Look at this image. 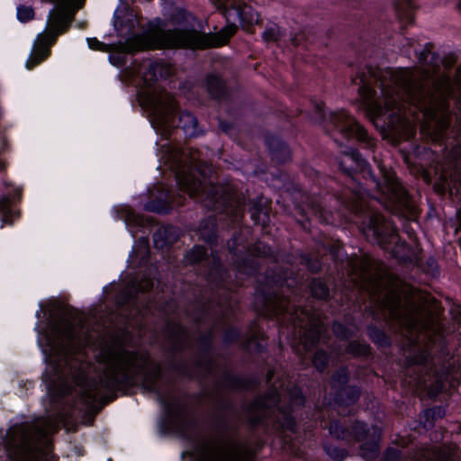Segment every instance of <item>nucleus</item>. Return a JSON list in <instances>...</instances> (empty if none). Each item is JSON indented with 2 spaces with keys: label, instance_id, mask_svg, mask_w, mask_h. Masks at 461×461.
<instances>
[{
  "label": "nucleus",
  "instance_id": "obj_21",
  "mask_svg": "<svg viewBox=\"0 0 461 461\" xmlns=\"http://www.w3.org/2000/svg\"><path fill=\"white\" fill-rule=\"evenodd\" d=\"M205 86L209 95L215 99H221L227 95V87L220 75L212 73L205 78Z\"/></svg>",
  "mask_w": 461,
  "mask_h": 461
},
{
  "label": "nucleus",
  "instance_id": "obj_55",
  "mask_svg": "<svg viewBox=\"0 0 461 461\" xmlns=\"http://www.w3.org/2000/svg\"><path fill=\"white\" fill-rule=\"evenodd\" d=\"M211 346V335L207 334L204 337L201 338L199 341V347L203 349L207 350Z\"/></svg>",
  "mask_w": 461,
  "mask_h": 461
},
{
  "label": "nucleus",
  "instance_id": "obj_4",
  "mask_svg": "<svg viewBox=\"0 0 461 461\" xmlns=\"http://www.w3.org/2000/svg\"><path fill=\"white\" fill-rule=\"evenodd\" d=\"M184 166L176 174L179 187L205 208L225 213L239 221L244 212L245 198L230 185H213L206 178L212 173L209 164L200 159L198 151L183 154Z\"/></svg>",
  "mask_w": 461,
  "mask_h": 461
},
{
  "label": "nucleus",
  "instance_id": "obj_47",
  "mask_svg": "<svg viewBox=\"0 0 461 461\" xmlns=\"http://www.w3.org/2000/svg\"><path fill=\"white\" fill-rule=\"evenodd\" d=\"M173 74V68L169 64L159 62V69L158 71V78H167Z\"/></svg>",
  "mask_w": 461,
  "mask_h": 461
},
{
  "label": "nucleus",
  "instance_id": "obj_18",
  "mask_svg": "<svg viewBox=\"0 0 461 461\" xmlns=\"http://www.w3.org/2000/svg\"><path fill=\"white\" fill-rule=\"evenodd\" d=\"M340 169L349 176L364 166V160L357 151L344 152L339 159Z\"/></svg>",
  "mask_w": 461,
  "mask_h": 461
},
{
  "label": "nucleus",
  "instance_id": "obj_63",
  "mask_svg": "<svg viewBox=\"0 0 461 461\" xmlns=\"http://www.w3.org/2000/svg\"><path fill=\"white\" fill-rule=\"evenodd\" d=\"M415 385H417V386H425L426 387L427 386V380L425 378H423V375H421L420 377L417 378Z\"/></svg>",
  "mask_w": 461,
  "mask_h": 461
},
{
  "label": "nucleus",
  "instance_id": "obj_57",
  "mask_svg": "<svg viewBox=\"0 0 461 461\" xmlns=\"http://www.w3.org/2000/svg\"><path fill=\"white\" fill-rule=\"evenodd\" d=\"M226 385L230 388H237L239 387V381L232 376H228L226 380Z\"/></svg>",
  "mask_w": 461,
  "mask_h": 461
},
{
  "label": "nucleus",
  "instance_id": "obj_3",
  "mask_svg": "<svg viewBox=\"0 0 461 461\" xmlns=\"http://www.w3.org/2000/svg\"><path fill=\"white\" fill-rule=\"evenodd\" d=\"M97 358L104 369L99 384L89 382L83 374L75 377L76 384L81 387V397L86 403L90 404L99 397L100 386L113 390L130 384L143 371L145 386L149 390L155 388L154 382L158 378L160 369L157 365H149L147 355L129 352L119 341H114L102 347Z\"/></svg>",
  "mask_w": 461,
  "mask_h": 461
},
{
  "label": "nucleus",
  "instance_id": "obj_37",
  "mask_svg": "<svg viewBox=\"0 0 461 461\" xmlns=\"http://www.w3.org/2000/svg\"><path fill=\"white\" fill-rule=\"evenodd\" d=\"M284 390L286 391V393L289 394L290 400L293 404H294V405L303 404L304 400L302 396V392L297 386L292 385L291 387H286Z\"/></svg>",
  "mask_w": 461,
  "mask_h": 461
},
{
  "label": "nucleus",
  "instance_id": "obj_6",
  "mask_svg": "<svg viewBox=\"0 0 461 461\" xmlns=\"http://www.w3.org/2000/svg\"><path fill=\"white\" fill-rule=\"evenodd\" d=\"M140 103L149 108L151 123L161 135L167 136L176 128L182 129L188 137L198 134L197 119L189 112H181L176 115V104L174 96L168 92L148 91Z\"/></svg>",
  "mask_w": 461,
  "mask_h": 461
},
{
  "label": "nucleus",
  "instance_id": "obj_10",
  "mask_svg": "<svg viewBox=\"0 0 461 461\" xmlns=\"http://www.w3.org/2000/svg\"><path fill=\"white\" fill-rule=\"evenodd\" d=\"M369 176L375 184L377 191L393 205L397 206L400 210H405L411 215H415L418 212L409 194L390 167L378 163L377 172L371 171Z\"/></svg>",
  "mask_w": 461,
  "mask_h": 461
},
{
  "label": "nucleus",
  "instance_id": "obj_56",
  "mask_svg": "<svg viewBox=\"0 0 461 461\" xmlns=\"http://www.w3.org/2000/svg\"><path fill=\"white\" fill-rule=\"evenodd\" d=\"M442 63L446 68H451L456 63V59L454 56L445 57L442 60Z\"/></svg>",
  "mask_w": 461,
  "mask_h": 461
},
{
  "label": "nucleus",
  "instance_id": "obj_15",
  "mask_svg": "<svg viewBox=\"0 0 461 461\" xmlns=\"http://www.w3.org/2000/svg\"><path fill=\"white\" fill-rule=\"evenodd\" d=\"M279 393L276 390H271L266 396L256 399L248 407V420L252 425H256L260 420L268 416L273 408L279 402Z\"/></svg>",
  "mask_w": 461,
  "mask_h": 461
},
{
  "label": "nucleus",
  "instance_id": "obj_40",
  "mask_svg": "<svg viewBox=\"0 0 461 461\" xmlns=\"http://www.w3.org/2000/svg\"><path fill=\"white\" fill-rule=\"evenodd\" d=\"M217 276H220L221 280L222 279V269L219 260L216 258H212V267H211L208 276L209 279L214 281L218 284Z\"/></svg>",
  "mask_w": 461,
  "mask_h": 461
},
{
  "label": "nucleus",
  "instance_id": "obj_53",
  "mask_svg": "<svg viewBox=\"0 0 461 461\" xmlns=\"http://www.w3.org/2000/svg\"><path fill=\"white\" fill-rule=\"evenodd\" d=\"M443 389L442 382L436 380L435 384L430 385L429 393L430 396H436Z\"/></svg>",
  "mask_w": 461,
  "mask_h": 461
},
{
  "label": "nucleus",
  "instance_id": "obj_61",
  "mask_svg": "<svg viewBox=\"0 0 461 461\" xmlns=\"http://www.w3.org/2000/svg\"><path fill=\"white\" fill-rule=\"evenodd\" d=\"M399 456V453L396 449H392L387 452V459H394Z\"/></svg>",
  "mask_w": 461,
  "mask_h": 461
},
{
  "label": "nucleus",
  "instance_id": "obj_13",
  "mask_svg": "<svg viewBox=\"0 0 461 461\" xmlns=\"http://www.w3.org/2000/svg\"><path fill=\"white\" fill-rule=\"evenodd\" d=\"M85 316L83 314H77V317L70 321L68 318L61 319L60 321L54 323L51 327V335L56 338L58 340H60L59 343L64 348L63 350L66 351V355L70 354V351L73 349L74 345H84L90 341L88 337L81 338L79 334L77 325L80 324V332L85 334L86 332L83 330L84 326L82 322L84 321Z\"/></svg>",
  "mask_w": 461,
  "mask_h": 461
},
{
  "label": "nucleus",
  "instance_id": "obj_39",
  "mask_svg": "<svg viewBox=\"0 0 461 461\" xmlns=\"http://www.w3.org/2000/svg\"><path fill=\"white\" fill-rule=\"evenodd\" d=\"M17 17L23 23L31 21L34 17V10L31 6L20 5L17 8Z\"/></svg>",
  "mask_w": 461,
  "mask_h": 461
},
{
  "label": "nucleus",
  "instance_id": "obj_36",
  "mask_svg": "<svg viewBox=\"0 0 461 461\" xmlns=\"http://www.w3.org/2000/svg\"><path fill=\"white\" fill-rule=\"evenodd\" d=\"M264 340V335L263 334H253L251 335L250 339L248 340L247 348L249 350H257L261 351L262 348H265V345L262 343Z\"/></svg>",
  "mask_w": 461,
  "mask_h": 461
},
{
  "label": "nucleus",
  "instance_id": "obj_31",
  "mask_svg": "<svg viewBox=\"0 0 461 461\" xmlns=\"http://www.w3.org/2000/svg\"><path fill=\"white\" fill-rule=\"evenodd\" d=\"M346 351L347 353L357 357L366 356L369 352V347L365 342L353 340L348 343Z\"/></svg>",
  "mask_w": 461,
  "mask_h": 461
},
{
  "label": "nucleus",
  "instance_id": "obj_60",
  "mask_svg": "<svg viewBox=\"0 0 461 461\" xmlns=\"http://www.w3.org/2000/svg\"><path fill=\"white\" fill-rule=\"evenodd\" d=\"M219 126H220L221 130L224 132H228L231 129V125L223 121L219 122Z\"/></svg>",
  "mask_w": 461,
  "mask_h": 461
},
{
  "label": "nucleus",
  "instance_id": "obj_2",
  "mask_svg": "<svg viewBox=\"0 0 461 461\" xmlns=\"http://www.w3.org/2000/svg\"><path fill=\"white\" fill-rule=\"evenodd\" d=\"M431 48L432 45L428 44L419 54V60L426 66L424 68L393 71L367 67L366 72L359 77V83L353 79L354 84L360 85L358 92L366 100L374 96L371 85L379 84L382 96L372 104L371 109L377 119L388 113L386 127L392 134L401 136L411 130V124L403 114V102L432 111L443 110L445 101L453 94L454 86L461 88V66L456 69L454 81L445 75L430 80V71H436L440 61L439 56L431 52Z\"/></svg>",
  "mask_w": 461,
  "mask_h": 461
},
{
  "label": "nucleus",
  "instance_id": "obj_23",
  "mask_svg": "<svg viewBox=\"0 0 461 461\" xmlns=\"http://www.w3.org/2000/svg\"><path fill=\"white\" fill-rule=\"evenodd\" d=\"M226 5L231 8L235 14L240 18V20L248 24L258 23L259 21V15L250 6L236 4L235 1L229 3L227 1Z\"/></svg>",
  "mask_w": 461,
  "mask_h": 461
},
{
  "label": "nucleus",
  "instance_id": "obj_46",
  "mask_svg": "<svg viewBox=\"0 0 461 461\" xmlns=\"http://www.w3.org/2000/svg\"><path fill=\"white\" fill-rule=\"evenodd\" d=\"M333 332L340 338L347 339L351 333L341 323L335 322L332 326Z\"/></svg>",
  "mask_w": 461,
  "mask_h": 461
},
{
  "label": "nucleus",
  "instance_id": "obj_5",
  "mask_svg": "<svg viewBox=\"0 0 461 461\" xmlns=\"http://www.w3.org/2000/svg\"><path fill=\"white\" fill-rule=\"evenodd\" d=\"M234 24L227 25L219 32L205 34L194 29L153 28L148 32L135 35L125 43L104 44L95 38L87 40L91 49L104 52H135L155 49H206L224 45L236 32Z\"/></svg>",
  "mask_w": 461,
  "mask_h": 461
},
{
  "label": "nucleus",
  "instance_id": "obj_44",
  "mask_svg": "<svg viewBox=\"0 0 461 461\" xmlns=\"http://www.w3.org/2000/svg\"><path fill=\"white\" fill-rule=\"evenodd\" d=\"M280 38V31L277 27L267 28L263 33V39L266 41H277Z\"/></svg>",
  "mask_w": 461,
  "mask_h": 461
},
{
  "label": "nucleus",
  "instance_id": "obj_19",
  "mask_svg": "<svg viewBox=\"0 0 461 461\" xmlns=\"http://www.w3.org/2000/svg\"><path fill=\"white\" fill-rule=\"evenodd\" d=\"M167 337L173 350L181 349L188 339L185 330L177 323H168Z\"/></svg>",
  "mask_w": 461,
  "mask_h": 461
},
{
  "label": "nucleus",
  "instance_id": "obj_62",
  "mask_svg": "<svg viewBox=\"0 0 461 461\" xmlns=\"http://www.w3.org/2000/svg\"><path fill=\"white\" fill-rule=\"evenodd\" d=\"M228 248L230 253H235L236 249V239H233L232 240H230L228 242Z\"/></svg>",
  "mask_w": 461,
  "mask_h": 461
},
{
  "label": "nucleus",
  "instance_id": "obj_41",
  "mask_svg": "<svg viewBox=\"0 0 461 461\" xmlns=\"http://www.w3.org/2000/svg\"><path fill=\"white\" fill-rule=\"evenodd\" d=\"M325 450L327 454L336 461L343 460L348 455L346 449L339 448L336 447H325Z\"/></svg>",
  "mask_w": 461,
  "mask_h": 461
},
{
  "label": "nucleus",
  "instance_id": "obj_7",
  "mask_svg": "<svg viewBox=\"0 0 461 461\" xmlns=\"http://www.w3.org/2000/svg\"><path fill=\"white\" fill-rule=\"evenodd\" d=\"M56 429L57 424L50 418L18 428L11 442L14 461H54L45 438Z\"/></svg>",
  "mask_w": 461,
  "mask_h": 461
},
{
  "label": "nucleus",
  "instance_id": "obj_24",
  "mask_svg": "<svg viewBox=\"0 0 461 461\" xmlns=\"http://www.w3.org/2000/svg\"><path fill=\"white\" fill-rule=\"evenodd\" d=\"M359 394L360 392L356 386H345L336 392V399L339 403L348 405L354 403Z\"/></svg>",
  "mask_w": 461,
  "mask_h": 461
},
{
  "label": "nucleus",
  "instance_id": "obj_49",
  "mask_svg": "<svg viewBox=\"0 0 461 461\" xmlns=\"http://www.w3.org/2000/svg\"><path fill=\"white\" fill-rule=\"evenodd\" d=\"M198 366L201 367L204 372L211 373L213 371V362L209 357L201 358L198 363Z\"/></svg>",
  "mask_w": 461,
  "mask_h": 461
},
{
  "label": "nucleus",
  "instance_id": "obj_58",
  "mask_svg": "<svg viewBox=\"0 0 461 461\" xmlns=\"http://www.w3.org/2000/svg\"><path fill=\"white\" fill-rule=\"evenodd\" d=\"M282 412L284 414V420H285V421L283 422V425L284 426L286 425L287 427H290V423H291V420L289 418L290 409L285 408V409L282 410Z\"/></svg>",
  "mask_w": 461,
  "mask_h": 461
},
{
  "label": "nucleus",
  "instance_id": "obj_35",
  "mask_svg": "<svg viewBox=\"0 0 461 461\" xmlns=\"http://www.w3.org/2000/svg\"><path fill=\"white\" fill-rule=\"evenodd\" d=\"M53 394L57 397H64L71 393V385L66 380H59L53 385Z\"/></svg>",
  "mask_w": 461,
  "mask_h": 461
},
{
  "label": "nucleus",
  "instance_id": "obj_34",
  "mask_svg": "<svg viewBox=\"0 0 461 461\" xmlns=\"http://www.w3.org/2000/svg\"><path fill=\"white\" fill-rule=\"evenodd\" d=\"M378 454V446L375 442L363 444L360 447V455L366 459H373Z\"/></svg>",
  "mask_w": 461,
  "mask_h": 461
},
{
  "label": "nucleus",
  "instance_id": "obj_50",
  "mask_svg": "<svg viewBox=\"0 0 461 461\" xmlns=\"http://www.w3.org/2000/svg\"><path fill=\"white\" fill-rule=\"evenodd\" d=\"M123 217L125 221L129 224H139L141 221L140 217L137 215L133 211H126Z\"/></svg>",
  "mask_w": 461,
  "mask_h": 461
},
{
  "label": "nucleus",
  "instance_id": "obj_17",
  "mask_svg": "<svg viewBox=\"0 0 461 461\" xmlns=\"http://www.w3.org/2000/svg\"><path fill=\"white\" fill-rule=\"evenodd\" d=\"M181 203L173 200L171 194L168 192H159V195L156 196L154 200L149 201L145 204V208L150 212H157L159 213L168 212L173 205H180Z\"/></svg>",
  "mask_w": 461,
  "mask_h": 461
},
{
  "label": "nucleus",
  "instance_id": "obj_11",
  "mask_svg": "<svg viewBox=\"0 0 461 461\" xmlns=\"http://www.w3.org/2000/svg\"><path fill=\"white\" fill-rule=\"evenodd\" d=\"M323 106L322 103L314 104L313 119L320 123H323L325 129H336L348 139L355 137L360 141L367 143L370 141L366 131L345 111L330 113L329 118L326 119Z\"/></svg>",
  "mask_w": 461,
  "mask_h": 461
},
{
  "label": "nucleus",
  "instance_id": "obj_29",
  "mask_svg": "<svg viewBox=\"0 0 461 461\" xmlns=\"http://www.w3.org/2000/svg\"><path fill=\"white\" fill-rule=\"evenodd\" d=\"M206 255V250L202 246H194L191 250H189L185 256V260L186 264H196L203 259Z\"/></svg>",
  "mask_w": 461,
  "mask_h": 461
},
{
  "label": "nucleus",
  "instance_id": "obj_1",
  "mask_svg": "<svg viewBox=\"0 0 461 461\" xmlns=\"http://www.w3.org/2000/svg\"><path fill=\"white\" fill-rule=\"evenodd\" d=\"M349 265L383 314L399 324L405 339L402 349L407 374L429 375L432 364L426 351L432 347L441 348L444 342L440 308L435 298L411 286H400L385 273L383 264L369 256L352 258Z\"/></svg>",
  "mask_w": 461,
  "mask_h": 461
},
{
  "label": "nucleus",
  "instance_id": "obj_16",
  "mask_svg": "<svg viewBox=\"0 0 461 461\" xmlns=\"http://www.w3.org/2000/svg\"><path fill=\"white\" fill-rule=\"evenodd\" d=\"M267 143L271 158L276 163H285L291 159L290 149L282 140L271 136L267 139Z\"/></svg>",
  "mask_w": 461,
  "mask_h": 461
},
{
  "label": "nucleus",
  "instance_id": "obj_22",
  "mask_svg": "<svg viewBox=\"0 0 461 461\" xmlns=\"http://www.w3.org/2000/svg\"><path fill=\"white\" fill-rule=\"evenodd\" d=\"M178 237V230L173 226L159 228L154 234V243L157 248L173 244Z\"/></svg>",
  "mask_w": 461,
  "mask_h": 461
},
{
  "label": "nucleus",
  "instance_id": "obj_20",
  "mask_svg": "<svg viewBox=\"0 0 461 461\" xmlns=\"http://www.w3.org/2000/svg\"><path fill=\"white\" fill-rule=\"evenodd\" d=\"M304 203L311 214L315 216L321 222H330L332 213L324 209L319 196H306Z\"/></svg>",
  "mask_w": 461,
  "mask_h": 461
},
{
  "label": "nucleus",
  "instance_id": "obj_43",
  "mask_svg": "<svg viewBox=\"0 0 461 461\" xmlns=\"http://www.w3.org/2000/svg\"><path fill=\"white\" fill-rule=\"evenodd\" d=\"M301 264L304 265L312 273L318 272L321 269V263L317 258L303 256L301 258Z\"/></svg>",
  "mask_w": 461,
  "mask_h": 461
},
{
  "label": "nucleus",
  "instance_id": "obj_30",
  "mask_svg": "<svg viewBox=\"0 0 461 461\" xmlns=\"http://www.w3.org/2000/svg\"><path fill=\"white\" fill-rule=\"evenodd\" d=\"M312 294L319 299H327L329 297V289L327 285L320 279H313L310 285Z\"/></svg>",
  "mask_w": 461,
  "mask_h": 461
},
{
  "label": "nucleus",
  "instance_id": "obj_38",
  "mask_svg": "<svg viewBox=\"0 0 461 461\" xmlns=\"http://www.w3.org/2000/svg\"><path fill=\"white\" fill-rule=\"evenodd\" d=\"M328 363V356L323 350H318L313 357L312 364L319 371H323Z\"/></svg>",
  "mask_w": 461,
  "mask_h": 461
},
{
  "label": "nucleus",
  "instance_id": "obj_32",
  "mask_svg": "<svg viewBox=\"0 0 461 461\" xmlns=\"http://www.w3.org/2000/svg\"><path fill=\"white\" fill-rule=\"evenodd\" d=\"M368 335L374 342L384 347L390 344L388 337L375 327H368Z\"/></svg>",
  "mask_w": 461,
  "mask_h": 461
},
{
  "label": "nucleus",
  "instance_id": "obj_54",
  "mask_svg": "<svg viewBox=\"0 0 461 461\" xmlns=\"http://www.w3.org/2000/svg\"><path fill=\"white\" fill-rule=\"evenodd\" d=\"M115 52L118 54H112L110 56V60L113 64L121 66L124 63V56L121 55L122 52H118V51H115Z\"/></svg>",
  "mask_w": 461,
  "mask_h": 461
},
{
  "label": "nucleus",
  "instance_id": "obj_27",
  "mask_svg": "<svg viewBox=\"0 0 461 461\" xmlns=\"http://www.w3.org/2000/svg\"><path fill=\"white\" fill-rule=\"evenodd\" d=\"M330 433L338 439L349 441L350 431L349 429L342 425L339 421H331L330 425Z\"/></svg>",
  "mask_w": 461,
  "mask_h": 461
},
{
  "label": "nucleus",
  "instance_id": "obj_28",
  "mask_svg": "<svg viewBox=\"0 0 461 461\" xmlns=\"http://www.w3.org/2000/svg\"><path fill=\"white\" fill-rule=\"evenodd\" d=\"M348 381V372L347 368L341 367L337 370L331 378L332 388L339 391L341 387H345Z\"/></svg>",
  "mask_w": 461,
  "mask_h": 461
},
{
  "label": "nucleus",
  "instance_id": "obj_8",
  "mask_svg": "<svg viewBox=\"0 0 461 461\" xmlns=\"http://www.w3.org/2000/svg\"><path fill=\"white\" fill-rule=\"evenodd\" d=\"M343 199V203L348 209L363 217L361 230L366 239L381 247L397 241L398 235L393 223L374 210L360 189L346 192Z\"/></svg>",
  "mask_w": 461,
  "mask_h": 461
},
{
  "label": "nucleus",
  "instance_id": "obj_12",
  "mask_svg": "<svg viewBox=\"0 0 461 461\" xmlns=\"http://www.w3.org/2000/svg\"><path fill=\"white\" fill-rule=\"evenodd\" d=\"M290 321L294 329L295 339L305 351L310 350L318 342L322 332V322L318 313L294 309L290 312Z\"/></svg>",
  "mask_w": 461,
  "mask_h": 461
},
{
  "label": "nucleus",
  "instance_id": "obj_59",
  "mask_svg": "<svg viewBox=\"0 0 461 461\" xmlns=\"http://www.w3.org/2000/svg\"><path fill=\"white\" fill-rule=\"evenodd\" d=\"M239 336V333L237 330H229L226 332V335H225V339L227 340H232L234 339H236L237 337Z\"/></svg>",
  "mask_w": 461,
  "mask_h": 461
},
{
  "label": "nucleus",
  "instance_id": "obj_64",
  "mask_svg": "<svg viewBox=\"0 0 461 461\" xmlns=\"http://www.w3.org/2000/svg\"><path fill=\"white\" fill-rule=\"evenodd\" d=\"M185 12H178L175 17H173V22L175 23H179V20H178V16H181L182 18H185Z\"/></svg>",
  "mask_w": 461,
  "mask_h": 461
},
{
  "label": "nucleus",
  "instance_id": "obj_33",
  "mask_svg": "<svg viewBox=\"0 0 461 461\" xmlns=\"http://www.w3.org/2000/svg\"><path fill=\"white\" fill-rule=\"evenodd\" d=\"M350 436H349V441L351 439H354L356 441H360L366 438L367 430L366 429V426L358 421L355 422L351 429H349Z\"/></svg>",
  "mask_w": 461,
  "mask_h": 461
},
{
  "label": "nucleus",
  "instance_id": "obj_45",
  "mask_svg": "<svg viewBox=\"0 0 461 461\" xmlns=\"http://www.w3.org/2000/svg\"><path fill=\"white\" fill-rule=\"evenodd\" d=\"M423 268L427 274L432 276H435L438 273V262L433 258H429L427 259Z\"/></svg>",
  "mask_w": 461,
  "mask_h": 461
},
{
  "label": "nucleus",
  "instance_id": "obj_42",
  "mask_svg": "<svg viewBox=\"0 0 461 461\" xmlns=\"http://www.w3.org/2000/svg\"><path fill=\"white\" fill-rule=\"evenodd\" d=\"M249 211L251 214V218L255 221V222L260 221V213L262 212V206L259 202L255 200L249 201L248 203Z\"/></svg>",
  "mask_w": 461,
  "mask_h": 461
},
{
  "label": "nucleus",
  "instance_id": "obj_26",
  "mask_svg": "<svg viewBox=\"0 0 461 461\" xmlns=\"http://www.w3.org/2000/svg\"><path fill=\"white\" fill-rule=\"evenodd\" d=\"M159 69V62H149L147 65L141 66L142 77L146 84L151 85L158 79V71Z\"/></svg>",
  "mask_w": 461,
  "mask_h": 461
},
{
  "label": "nucleus",
  "instance_id": "obj_51",
  "mask_svg": "<svg viewBox=\"0 0 461 461\" xmlns=\"http://www.w3.org/2000/svg\"><path fill=\"white\" fill-rule=\"evenodd\" d=\"M153 286V281L147 278V279H142L140 280L138 285H137V287H136V291L137 292H142V293H145V292H148L149 289H151Z\"/></svg>",
  "mask_w": 461,
  "mask_h": 461
},
{
  "label": "nucleus",
  "instance_id": "obj_14",
  "mask_svg": "<svg viewBox=\"0 0 461 461\" xmlns=\"http://www.w3.org/2000/svg\"><path fill=\"white\" fill-rule=\"evenodd\" d=\"M267 285H275L278 289L281 288V292L276 289H268L267 290L265 287L260 288L261 293V301L263 303V307L266 311L273 312L276 315L283 314L286 309L288 304V301L285 296L284 285H285L287 288L295 285V281L294 279H289L285 277L283 280L280 278L276 280L274 277L267 276Z\"/></svg>",
  "mask_w": 461,
  "mask_h": 461
},
{
  "label": "nucleus",
  "instance_id": "obj_52",
  "mask_svg": "<svg viewBox=\"0 0 461 461\" xmlns=\"http://www.w3.org/2000/svg\"><path fill=\"white\" fill-rule=\"evenodd\" d=\"M268 251H269V249L262 243L256 244V246L253 249V252L257 253L260 257H267L268 254Z\"/></svg>",
  "mask_w": 461,
  "mask_h": 461
},
{
  "label": "nucleus",
  "instance_id": "obj_9",
  "mask_svg": "<svg viewBox=\"0 0 461 461\" xmlns=\"http://www.w3.org/2000/svg\"><path fill=\"white\" fill-rule=\"evenodd\" d=\"M252 456L247 444L225 437L204 438L195 449L196 461H249Z\"/></svg>",
  "mask_w": 461,
  "mask_h": 461
},
{
  "label": "nucleus",
  "instance_id": "obj_48",
  "mask_svg": "<svg viewBox=\"0 0 461 461\" xmlns=\"http://www.w3.org/2000/svg\"><path fill=\"white\" fill-rule=\"evenodd\" d=\"M10 199L8 197H3L0 200V212H2V219L4 221L7 222L8 220L6 218L7 213L10 211Z\"/></svg>",
  "mask_w": 461,
  "mask_h": 461
},
{
  "label": "nucleus",
  "instance_id": "obj_25",
  "mask_svg": "<svg viewBox=\"0 0 461 461\" xmlns=\"http://www.w3.org/2000/svg\"><path fill=\"white\" fill-rule=\"evenodd\" d=\"M199 231L203 240L210 244L215 242V218L210 216L206 220L203 221L200 223Z\"/></svg>",
  "mask_w": 461,
  "mask_h": 461
}]
</instances>
